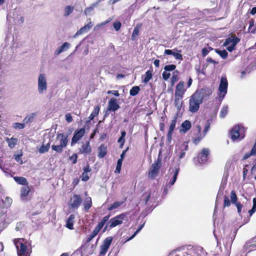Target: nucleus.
<instances>
[{"label": "nucleus", "instance_id": "1", "mask_svg": "<svg viewBox=\"0 0 256 256\" xmlns=\"http://www.w3.org/2000/svg\"><path fill=\"white\" fill-rule=\"evenodd\" d=\"M18 256H30L32 252L30 244L24 238L14 239V240Z\"/></svg>", "mask_w": 256, "mask_h": 256}, {"label": "nucleus", "instance_id": "2", "mask_svg": "<svg viewBox=\"0 0 256 256\" xmlns=\"http://www.w3.org/2000/svg\"><path fill=\"white\" fill-rule=\"evenodd\" d=\"M229 134L233 141H240L245 136V130L242 126L237 124L232 128Z\"/></svg>", "mask_w": 256, "mask_h": 256}, {"label": "nucleus", "instance_id": "3", "mask_svg": "<svg viewBox=\"0 0 256 256\" xmlns=\"http://www.w3.org/2000/svg\"><path fill=\"white\" fill-rule=\"evenodd\" d=\"M236 234L234 232L232 234H230L223 238L224 250L221 249V252L220 254L221 256H230L231 252V248L232 242L235 238Z\"/></svg>", "mask_w": 256, "mask_h": 256}, {"label": "nucleus", "instance_id": "4", "mask_svg": "<svg viewBox=\"0 0 256 256\" xmlns=\"http://www.w3.org/2000/svg\"><path fill=\"white\" fill-rule=\"evenodd\" d=\"M210 124L209 120H208L205 125L204 128L202 132H201L202 128L200 124H196V128L194 130L195 134L196 136V138H192V142L195 144H198L202 138L206 136L207 132L210 129Z\"/></svg>", "mask_w": 256, "mask_h": 256}, {"label": "nucleus", "instance_id": "5", "mask_svg": "<svg viewBox=\"0 0 256 256\" xmlns=\"http://www.w3.org/2000/svg\"><path fill=\"white\" fill-rule=\"evenodd\" d=\"M48 88L47 77L44 74H40L38 78V92L40 94H46Z\"/></svg>", "mask_w": 256, "mask_h": 256}, {"label": "nucleus", "instance_id": "6", "mask_svg": "<svg viewBox=\"0 0 256 256\" xmlns=\"http://www.w3.org/2000/svg\"><path fill=\"white\" fill-rule=\"evenodd\" d=\"M126 218V215L124 214H122L111 218L108 222L106 223L103 231L104 232L108 228H112L122 224V221Z\"/></svg>", "mask_w": 256, "mask_h": 256}, {"label": "nucleus", "instance_id": "7", "mask_svg": "<svg viewBox=\"0 0 256 256\" xmlns=\"http://www.w3.org/2000/svg\"><path fill=\"white\" fill-rule=\"evenodd\" d=\"M160 168V150L158 154V157L156 162L154 163L150 169L148 173V176L151 179H154L157 176L159 173Z\"/></svg>", "mask_w": 256, "mask_h": 256}, {"label": "nucleus", "instance_id": "8", "mask_svg": "<svg viewBox=\"0 0 256 256\" xmlns=\"http://www.w3.org/2000/svg\"><path fill=\"white\" fill-rule=\"evenodd\" d=\"M202 101L198 98L195 94H193L189 100V110L192 112H197L199 108L200 105L202 103Z\"/></svg>", "mask_w": 256, "mask_h": 256}, {"label": "nucleus", "instance_id": "9", "mask_svg": "<svg viewBox=\"0 0 256 256\" xmlns=\"http://www.w3.org/2000/svg\"><path fill=\"white\" fill-rule=\"evenodd\" d=\"M178 172H179V168L172 169V172L173 173L172 177L170 180H169V179H170L169 178L166 179V186L164 188V192H163L164 196H165L167 194L168 191V188H170V187L174 184V182L177 178V176H178Z\"/></svg>", "mask_w": 256, "mask_h": 256}, {"label": "nucleus", "instance_id": "10", "mask_svg": "<svg viewBox=\"0 0 256 256\" xmlns=\"http://www.w3.org/2000/svg\"><path fill=\"white\" fill-rule=\"evenodd\" d=\"M228 82L226 77L222 76L220 78L218 88V96L222 100L227 93Z\"/></svg>", "mask_w": 256, "mask_h": 256}, {"label": "nucleus", "instance_id": "11", "mask_svg": "<svg viewBox=\"0 0 256 256\" xmlns=\"http://www.w3.org/2000/svg\"><path fill=\"white\" fill-rule=\"evenodd\" d=\"M212 93V90L210 88H201L198 90H196L194 94L202 101L203 99L208 97Z\"/></svg>", "mask_w": 256, "mask_h": 256}, {"label": "nucleus", "instance_id": "12", "mask_svg": "<svg viewBox=\"0 0 256 256\" xmlns=\"http://www.w3.org/2000/svg\"><path fill=\"white\" fill-rule=\"evenodd\" d=\"M244 252L256 250V236L246 242L243 246Z\"/></svg>", "mask_w": 256, "mask_h": 256}, {"label": "nucleus", "instance_id": "13", "mask_svg": "<svg viewBox=\"0 0 256 256\" xmlns=\"http://www.w3.org/2000/svg\"><path fill=\"white\" fill-rule=\"evenodd\" d=\"M82 202V199L80 195L74 194L71 198L70 202V207L71 208L77 210Z\"/></svg>", "mask_w": 256, "mask_h": 256}, {"label": "nucleus", "instance_id": "14", "mask_svg": "<svg viewBox=\"0 0 256 256\" xmlns=\"http://www.w3.org/2000/svg\"><path fill=\"white\" fill-rule=\"evenodd\" d=\"M112 240V237L106 238L103 242L100 247V254L104 256L106 254Z\"/></svg>", "mask_w": 256, "mask_h": 256}, {"label": "nucleus", "instance_id": "15", "mask_svg": "<svg viewBox=\"0 0 256 256\" xmlns=\"http://www.w3.org/2000/svg\"><path fill=\"white\" fill-rule=\"evenodd\" d=\"M209 150L208 148H203L201 152L198 156V160L200 164H205L206 162L208 160V156L209 155Z\"/></svg>", "mask_w": 256, "mask_h": 256}, {"label": "nucleus", "instance_id": "16", "mask_svg": "<svg viewBox=\"0 0 256 256\" xmlns=\"http://www.w3.org/2000/svg\"><path fill=\"white\" fill-rule=\"evenodd\" d=\"M85 128H84L76 130L72 139V145L76 143L84 134Z\"/></svg>", "mask_w": 256, "mask_h": 256}, {"label": "nucleus", "instance_id": "17", "mask_svg": "<svg viewBox=\"0 0 256 256\" xmlns=\"http://www.w3.org/2000/svg\"><path fill=\"white\" fill-rule=\"evenodd\" d=\"M120 108L119 104H118L117 100L114 98H111L108 102V110L116 112Z\"/></svg>", "mask_w": 256, "mask_h": 256}, {"label": "nucleus", "instance_id": "18", "mask_svg": "<svg viewBox=\"0 0 256 256\" xmlns=\"http://www.w3.org/2000/svg\"><path fill=\"white\" fill-rule=\"evenodd\" d=\"M186 91V89L184 88V82L183 81H180L176 87L174 95L184 96Z\"/></svg>", "mask_w": 256, "mask_h": 256}, {"label": "nucleus", "instance_id": "19", "mask_svg": "<svg viewBox=\"0 0 256 256\" xmlns=\"http://www.w3.org/2000/svg\"><path fill=\"white\" fill-rule=\"evenodd\" d=\"M88 20H90L88 24H86L83 27L80 28L78 31H77L76 34L74 36V38H76L78 36L81 35L84 33H86L92 28V24L90 18H89Z\"/></svg>", "mask_w": 256, "mask_h": 256}, {"label": "nucleus", "instance_id": "20", "mask_svg": "<svg viewBox=\"0 0 256 256\" xmlns=\"http://www.w3.org/2000/svg\"><path fill=\"white\" fill-rule=\"evenodd\" d=\"M240 41V39L236 36L235 34H232L231 36L227 38L224 42V46H227L229 44L236 45Z\"/></svg>", "mask_w": 256, "mask_h": 256}, {"label": "nucleus", "instance_id": "21", "mask_svg": "<svg viewBox=\"0 0 256 256\" xmlns=\"http://www.w3.org/2000/svg\"><path fill=\"white\" fill-rule=\"evenodd\" d=\"M79 152L81 154H88L91 152V148L90 144V142L88 141L86 144H83L78 149Z\"/></svg>", "mask_w": 256, "mask_h": 256}, {"label": "nucleus", "instance_id": "22", "mask_svg": "<svg viewBox=\"0 0 256 256\" xmlns=\"http://www.w3.org/2000/svg\"><path fill=\"white\" fill-rule=\"evenodd\" d=\"M68 136L64 134L60 133L57 134L56 139L60 140V144L64 147L66 148L68 142Z\"/></svg>", "mask_w": 256, "mask_h": 256}, {"label": "nucleus", "instance_id": "23", "mask_svg": "<svg viewBox=\"0 0 256 256\" xmlns=\"http://www.w3.org/2000/svg\"><path fill=\"white\" fill-rule=\"evenodd\" d=\"M188 146L186 142H184L180 146V155L179 159H182L184 158L186 154V151L188 150Z\"/></svg>", "mask_w": 256, "mask_h": 256}, {"label": "nucleus", "instance_id": "24", "mask_svg": "<svg viewBox=\"0 0 256 256\" xmlns=\"http://www.w3.org/2000/svg\"><path fill=\"white\" fill-rule=\"evenodd\" d=\"M70 46V44L67 42H64L61 46L58 48L55 51V54L58 55L61 52L66 51Z\"/></svg>", "mask_w": 256, "mask_h": 256}, {"label": "nucleus", "instance_id": "25", "mask_svg": "<svg viewBox=\"0 0 256 256\" xmlns=\"http://www.w3.org/2000/svg\"><path fill=\"white\" fill-rule=\"evenodd\" d=\"M84 210L88 211L92 206V198L90 196H86L83 202Z\"/></svg>", "mask_w": 256, "mask_h": 256}, {"label": "nucleus", "instance_id": "26", "mask_svg": "<svg viewBox=\"0 0 256 256\" xmlns=\"http://www.w3.org/2000/svg\"><path fill=\"white\" fill-rule=\"evenodd\" d=\"M75 218V216L74 214H72L68 218L66 222V227L70 229V230H72L74 229V220Z\"/></svg>", "mask_w": 256, "mask_h": 256}, {"label": "nucleus", "instance_id": "27", "mask_svg": "<svg viewBox=\"0 0 256 256\" xmlns=\"http://www.w3.org/2000/svg\"><path fill=\"white\" fill-rule=\"evenodd\" d=\"M100 110V107L99 106H97L94 107V110L89 116V120L86 121V124H88L90 120H93L94 117L98 116Z\"/></svg>", "mask_w": 256, "mask_h": 256}, {"label": "nucleus", "instance_id": "28", "mask_svg": "<svg viewBox=\"0 0 256 256\" xmlns=\"http://www.w3.org/2000/svg\"><path fill=\"white\" fill-rule=\"evenodd\" d=\"M254 20L251 18L249 20V26L248 28V32L255 34L256 32V24H254Z\"/></svg>", "mask_w": 256, "mask_h": 256}, {"label": "nucleus", "instance_id": "29", "mask_svg": "<svg viewBox=\"0 0 256 256\" xmlns=\"http://www.w3.org/2000/svg\"><path fill=\"white\" fill-rule=\"evenodd\" d=\"M175 99H174V104L178 110H180L182 104V99L183 98L182 96H178L174 95Z\"/></svg>", "mask_w": 256, "mask_h": 256}, {"label": "nucleus", "instance_id": "30", "mask_svg": "<svg viewBox=\"0 0 256 256\" xmlns=\"http://www.w3.org/2000/svg\"><path fill=\"white\" fill-rule=\"evenodd\" d=\"M30 192V188L28 186H25L22 188L21 190V198L22 200H26V198L28 196L29 192Z\"/></svg>", "mask_w": 256, "mask_h": 256}, {"label": "nucleus", "instance_id": "31", "mask_svg": "<svg viewBox=\"0 0 256 256\" xmlns=\"http://www.w3.org/2000/svg\"><path fill=\"white\" fill-rule=\"evenodd\" d=\"M6 141L8 143L9 148L12 149L17 144L18 139L16 138H6Z\"/></svg>", "mask_w": 256, "mask_h": 256}, {"label": "nucleus", "instance_id": "32", "mask_svg": "<svg viewBox=\"0 0 256 256\" xmlns=\"http://www.w3.org/2000/svg\"><path fill=\"white\" fill-rule=\"evenodd\" d=\"M182 131L184 132H188L192 127L190 122L188 120H184L182 124Z\"/></svg>", "mask_w": 256, "mask_h": 256}, {"label": "nucleus", "instance_id": "33", "mask_svg": "<svg viewBox=\"0 0 256 256\" xmlns=\"http://www.w3.org/2000/svg\"><path fill=\"white\" fill-rule=\"evenodd\" d=\"M106 147L104 146H100L98 148V156L100 158H102L106 156Z\"/></svg>", "mask_w": 256, "mask_h": 256}, {"label": "nucleus", "instance_id": "34", "mask_svg": "<svg viewBox=\"0 0 256 256\" xmlns=\"http://www.w3.org/2000/svg\"><path fill=\"white\" fill-rule=\"evenodd\" d=\"M15 181L18 184L27 186L28 182L26 178L24 177L16 176L14 178Z\"/></svg>", "mask_w": 256, "mask_h": 256}, {"label": "nucleus", "instance_id": "35", "mask_svg": "<svg viewBox=\"0 0 256 256\" xmlns=\"http://www.w3.org/2000/svg\"><path fill=\"white\" fill-rule=\"evenodd\" d=\"M50 148V142L48 143L46 145L42 144L40 148H38V152L40 154H44L48 151Z\"/></svg>", "mask_w": 256, "mask_h": 256}, {"label": "nucleus", "instance_id": "36", "mask_svg": "<svg viewBox=\"0 0 256 256\" xmlns=\"http://www.w3.org/2000/svg\"><path fill=\"white\" fill-rule=\"evenodd\" d=\"M215 52L219 54L223 59L226 58L228 56V53L226 50H220L218 49H215Z\"/></svg>", "mask_w": 256, "mask_h": 256}, {"label": "nucleus", "instance_id": "37", "mask_svg": "<svg viewBox=\"0 0 256 256\" xmlns=\"http://www.w3.org/2000/svg\"><path fill=\"white\" fill-rule=\"evenodd\" d=\"M177 117L174 116L173 120H172L170 126L169 127L168 130V134H171L173 132L174 128L176 127V122Z\"/></svg>", "mask_w": 256, "mask_h": 256}, {"label": "nucleus", "instance_id": "38", "mask_svg": "<svg viewBox=\"0 0 256 256\" xmlns=\"http://www.w3.org/2000/svg\"><path fill=\"white\" fill-rule=\"evenodd\" d=\"M36 114L34 113H32L30 115L27 116L24 120V123L28 124L32 122Z\"/></svg>", "mask_w": 256, "mask_h": 256}, {"label": "nucleus", "instance_id": "39", "mask_svg": "<svg viewBox=\"0 0 256 256\" xmlns=\"http://www.w3.org/2000/svg\"><path fill=\"white\" fill-rule=\"evenodd\" d=\"M74 10V8L72 6H66L64 8V16H68L70 14H71Z\"/></svg>", "mask_w": 256, "mask_h": 256}, {"label": "nucleus", "instance_id": "40", "mask_svg": "<svg viewBox=\"0 0 256 256\" xmlns=\"http://www.w3.org/2000/svg\"><path fill=\"white\" fill-rule=\"evenodd\" d=\"M230 200L233 204H236L239 202H238V197L234 190H232L230 192Z\"/></svg>", "mask_w": 256, "mask_h": 256}, {"label": "nucleus", "instance_id": "41", "mask_svg": "<svg viewBox=\"0 0 256 256\" xmlns=\"http://www.w3.org/2000/svg\"><path fill=\"white\" fill-rule=\"evenodd\" d=\"M152 78V74L150 70H148L144 75V78L143 79L142 82L146 84Z\"/></svg>", "mask_w": 256, "mask_h": 256}, {"label": "nucleus", "instance_id": "42", "mask_svg": "<svg viewBox=\"0 0 256 256\" xmlns=\"http://www.w3.org/2000/svg\"><path fill=\"white\" fill-rule=\"evenodd\" d=\"M140 88L138 86H133L130 91V94L132 96H136L140 92Z\"/></svg>", "mask_w": 256, "mask_h": 256}, {"label": "nucleus", "instance_id": "43", "mask_svg": "<svg viewBox=\"0 0 256 256\" xmlns=\"http://www.w3.org/2000/svg\"><path fill=\"white\" fill-rule=\"evenodd\" d=\"M64 148L63 146H62L60 144H58L57 146L56 145H52V150L56 151L57 152L60 153L62 152L63 149Z\"/></svg>", "mask_w": 256, "mask_h": 256}, {"label": "nucleus", "instance_id": "44", "mask_svg": "<svg viewBox=\"0 0 256 256\" xmlns=\"http://www.w3.org/2000/svg\"><path fill=\"white\" fill-rule=\"evenodd\" d=\"M123 202H116L112 204L108 208V210L110 211H111L114 209L116 208L119 206L122 205L123 204Z\"/></svg>", "mask_w": 256, "mask_h": 256}, {"label": "nucleus", "instance_id": "45", "mask_svg": "<svg viewBox=\"0 0 256 256\" xmlns=\"http://www.w3.org/2000/svg\"><path fill=\"white\" fill-rule=\"evenodd\" d=\"M110 218V216L108 215L105 216L102 221L97 225L100 228H102L104 225L107 222H108V219Z\"/></svg>", "mask_w": 256, "mask_h": 256}, {"label": "nucleus", "instance_id": "46", "mask_svg": "<svg viewBox=\"0 0 256 256\" xmlns=\"http://www.w3.org/2000/svg\"><path fill=\"white\" fill-rule=\"evenodd\" d=\"M231 200H229L228 197L227 196H224V206L223 208L229 207L230 206Z\"/></svg>", "mask_w": 256, "mask_h": 256}, {"label": "nucleus", "instance_id": "47", "mask_svg": "<svg viewBox=\"0 0 256 256\" xmlns=\"http://www.w3.org/2000/svg\"><path fill=\"white\" fill-rule=\"evenodd\" d=\"M96 6H97L96 4L94 3V4H92L90 6H89V7L87 8H86L84 11V13L85 15L86 16L89 13H90L94 10V8Z\"/></svg>", "mask_w": 256, "mask_h": 256}, {"label": "nucleus", "instance_id": "48", "mask_svg": "<svg viewBox=\"0 0 256 256\" xmlns=\"http://www.w3.org/2000/svg\"><path fill=\"white\" fill-rule=\"evenodd\" d=\"M253 206L251 210L248 211L250 216H251L256 212V198H253Z\"/></svg>", "mask_w": 256, "mask_h": 256}, {"label": "nucleus", "instance_id": "49", "mask_svg": "<svg viewBox=\"0 0 256 256\" xmlns=\"http://www.w3.org/2000/svg\"><path fill=\"white\" fill-rule=\"evenodd\" d=\"M12 127L15 129H22L25 127V124L14 122L13 124Z\"/></svg>", "mask_w": 256, "mask_h": 256}, {"label": "nucleus", "instance_id": "50", "mask_svg": "<svg viewBox=\"0 0 256 256\" xmlns=\"http://www.w3.org/2000/svg\"><path fill=\"white\" fill-rule=\"evenodd\" d=\"M122 159H118L116 164V168L115 172H117L118 173H120L121 169V166L122 164Z\"/></svg>", "mask_w": 256, "mask_h": 256}, {"label": "nucleus", "instance_id": "51", "mask_svg": "<svg viewBox=\"0 0 256 256\" xmlns=\"http://www.w3.org/2000/svg\"><path fill=\"white\" fill-rule=\"evenodd\" d=\"M228 113V107L224 106L220 112V116L222 118H224Z\"/></svg>", "mask_w": 256, "mask_h": 256}, {"label": "nucleus", "instance_id": "52", "mask_svg": "<svg viewBox=\"0 0 256 256\" xmlns=\"http://www.w3.org/2000/svg\"><path fill=\"white\" fill-rule=\"evenodd\" d=\"M139 33V28L136 26L134 28L133 30L132 34V39L134 40L138 36Z\"/></svg>", "mask_w": 256, "mask_h": 256}, {"label": "nucleus", "instance_id": "53", "mask_svg": "<svg viewBox=\"0 0 256 256\" xmlns=\"http://www.w3.org/2000/svg\"><path fill=\"white\" fill-rule=\"evenodd\" d=\"M176 66L174 64H170L164 67V70L166 71H172L176 69Z\"/></svg>", "mask_w": 256, "mask_h": 256}, {"label": "nucleus", "instance_id": "54", "mask_svg": "<svg viewBox=\"0 0 256 256\" xmlns=\"http://www.w3.org/2000/svg\"><path fill=\"white\" fill-rule=\"evenodd\" d=\"M144 224L140 226L138 228L135 232L128 239L127 241L130 240H132L133 238L135 237V236L142 229L144 226Z\"/></svg>", "mask_w": 256, "mask_h": 256}, {"label": "nucleus", "instance_id": "55", "mask_svg": "<svg viewBox=\"0 0 256 256\" xmlns=\"http://www.w3.org/2000/svg\"><path fill=\"white\" fill-rule=\"evenodd\" d=\"M101 229L98 226H96L91 234L95 237Z\"/></svg>", "mask_w": 256, "mask_h": 256}, {"label": "nucleus", "instance_id": "56", "mask_svg": "<svg viewBox=\"0 0 256 256\" xmlns=\"http://www.w3.org/2000/svg\"><path fill=\"white\" fill-rule=\"evenodd\" d=\"M113 26L116 30L118 31L120 30L122 24L120 22H114Z\"/></svg>", "mask_w": 256, "mask_h": 256}, {"label": "nucleus", "instance_id": "57", "mask_svg": "<svg viewBox=\"0 0 256 256\" xmlns=\"http://www.w3.org/2000/svg\"><path fill=\"white\" fill-rule=\"evenodd\" d=\"M78 156L76 154H74L70 157V159L72 160V164H75L77 162Z\"/></svg>", "mask_w": 256, "mask_h": 256}, {"label": "nucleus", "instance_id": "58", "mask_svg": "<svg viewBox=\"0 0 256 256\" xmlns=\"http://www.w3.org/2000/svg\"><path fill=\"white\" fill-rule=\"evenodd\" d=\"M89 179V176H88V173L82 172V180L84 182H86Z\"/></svg>", "mask_w": 256, "mask_h": 256}, {"label": "nucleus", "instance_id": "59", "mask_svg": "<svg viewBox=\"0 0 256 256\" xmlns=\"http://www.w3.org/2000/svg\"><path fill=\"white\" fill-rule=\"evenodd\" d=\"M234 204L236 206L238 213L239 214H240V213L242 212V204L240 202H238V203H236V204Z\"/></svg>", "mask_w": 256, "mask_h": 256}, {"label": "nucleus", "instance_id": "60", "mask_svg": "<svg viewBox=\"0 0 256 256\" xmlns=\"http://www.w3.org/2000/svg\"><path fill=\"white\" fill-rule=\"evenodd\" d=\"M173 56L176 59L182 60V56L178 52H175Z\"/></svg>", "mask_w": 256, "mask_h": 256}, {"label": "nucleus", "instance_id": "61", "mask_svg": "<svg viewBox=\"0 0 256 256\" xmlns=\"http://www.w3.org/2000/svg\"><path fill=\"white\" fill-rule=\"evenodd\" d=\"M22 156V154H17L14 155V159L17 162H19L20 164H22V161L20 160V157Z\"/></svg>", "mask_w": 256, "mask_h": 256}, {"label": "nucleus", "instance_id": "62", "mask_svg": "<svg viewBox=\"0 0 256 256\" xmlns=\"http://www.w3.org/2000/svg\"><path fill=\"white\" fill-rule=\"evenodd\" d=\"M66 120L68 122H70L72 121V118L70 114H67L66 115Z\"/></svg>", "mask_w": 256, "mask_h": 256}, {"label": "nucleus", "instance_id": "63", "mask_svg": "<svg viewBox=\"0 0 256 256\" xmlns=\"http://www.w3.org/2000/svg\"><path fill=\"white\" fill-rule=\"evenodd\" d=\"M170 72H168L166 71L164 72L163 74H162V77H163V78L165 80H167L170 76Z\"/></svg>", "mask_w": 256, "mask_h": 256}, {"label": "nucleus", "instance_id": "64", "mask_svg": "<svg viewBox=\"0 0 256 256\" xmlns=\"http://www.w3.org/2000/svg\"><path fill=\"white\" fill-rule=\"evenodd\" d=\"M250 154H252L253 156L256 155V141L250 151Z\"/></svg>", "mask_w": 256, "mask_h": 256}]
</instances>
